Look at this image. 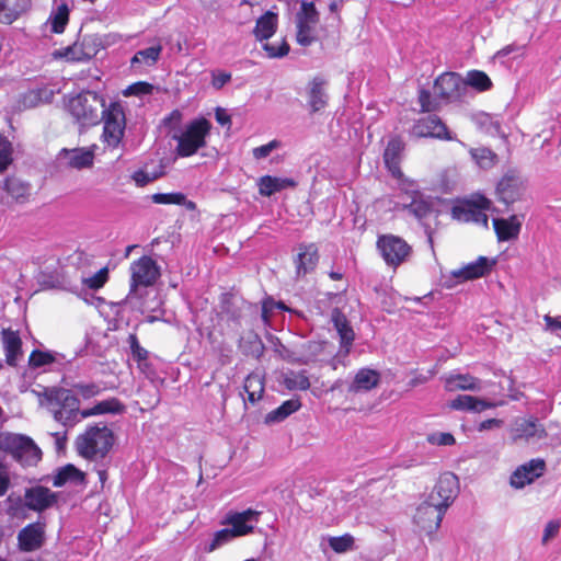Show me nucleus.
I'll return each mask as SVG.
<instances>
[{"label": "nucleus", "instance_id": "obj_1", "mask_svg": "<svg viewBox=\"0 0 561 561\" xmlns=\"http://www.w3.org/2000/svg\"><path fill=\"white\" fill-rule=\"evenodd\" d=\"M114 445V434L103 423L87 426L75 442L78 454L89 460L103 459Z\"/></svg>", "mask_w": 561, "mask_h": 561}, {"label": "nucleus", "instance_id": "obj_2", "mask_svg": "<svg viewBox=\"0 0 561 561\" xmlns=\"http://www.w3.org/2000/svg\"><path fill=\"white\" fill-rule=\"evenodd\" d=\"M47 400L48 410L54 420L65 427H72L84 419L80 410V401L71 390L64 388L51 390Z\"/></svg>", "mask_w": 561, "mask_h": 561}, {"label": "nucleus", "instance_id": "obj_3", "mask_svg": "<svg viewBox=\"0 0 561 561\" xmlns=\"http://www.w3.org/2000/svg\"><path fill=\"white\" fill-rule=\"evenodd\" d=\"M69 112L82 126H94L101 122L105 99L94 91H83L70 99Z\"/></svg>", "mask_w": 561, "mask_h": 561}, {"label": "nucleus", "instance_id": "obj_4", "mask_svg": "<svg viewBox=\"0 0 561 561\" xmlns=\"http://www.w3.org/2000/svg\"><path fill=\"white\" fill-rule=\"evenodd\" d=\"M210 128L211 124L203 117L188 123L179 136H173L178 141V156L191 157L205 147L206 137L209 135Z\"/></svg>", "mask_w": 561, "mask_h": 561}, {"label": "nucleus", "instance_id": "obj_5", "mask_svg": "<svg viewBox=\"0 0 561 561\" xmlns=\"http://www.w3.org/2000/svg\"><path fill=\"white\" fill-rule=\"evenodd\" d=\"M101 121L103 122V142L110 148H117L126 128V116L119 102H112L107 108H103Z\"/></svg>", "mask_w": 561, "mask_h": 561}, {"label": "nucleus", "instance_id": "obj_6", "mask_svg": "<svg viewBox=\"0 0 561 561\" xmlns=\"http://www.w3.org/2000/svg\"><path fill=\"white\" fill-rule=\"evenodd\" d=\"M0 447L8 449L9 454L25 465H35L42 458L41 449L24 435L1 433Z\"/></svg>", "mask_w": 561, "mask_h": 561}, {"label": "nucleus", "instance_id": "obj_7", "mask_svg": "<svg viewBox=\"0 0 561 561\" xmlns=\"http://www.w3.org/2000/svg\"><path fill=\"white\" fill-rule=\"evenodd\" d=\"M320 16L314 3L300 1V10L296 14V41L301 46H309L317 41L316 27Z\"/></svg>", "mask_w": 561, "mask_h": 561}, {"label": "nucleus", "instance_id": "obj_8", "mask_svg": "<svg viewBox=\"0 0 561 561\" xmlns=\"http://www.w3.org/2000/svg\"><path fill=\"white\" fill-rule=\"evenodd\" d=\"M377 249L387 265L392 267L404 263L412 251L411 247L402 238L393 234L380 236L377 240Z\"/></svg>", "mask_w": 561, "mask_h": 561}, {"label": "nucleus", "instance_id": "obj_9", "mask_svg": "<svg viewBox=\"0 0 561 561\" xmlns=\"http://www.w3.org/2000/svg\"><path fill=\"white\" fill-rule=\"evenodd\" d=\"M130 294L138 287L152 286L160 277V266L150 256L144 255L130 265Z\"/></svg>", "mask_w": 561, "mask_h": 561}, {"label": "nucleus", "instance_id": "obj_10", "mask_svg": "<svg viewBox=\"0 0 561 561\" xmlns=\"http://www.w3.org/2000/svg\"><path fill=\"white\" fill-rule=\"evenodd\" d=\"M492 202L479 195L476 199L466 202L453 208V217L462 222H474L488 228L489 217L484 213L491 208Z\"/></svg>", "mask_w": 561, "mask_h": 561}, {"label": "nucleus", "instance_id": "obj_11", "mask_svg": "<svg viewBox=\"0 0 561 561\" xmlns=\"http://www.w3.org/2000/svg\"><path fill=\"white\" fill-rule=\"evenodd\" d=\"M458 478L450 472L439 477L426 501L446 513L458 495Z\"/></svg>", "mask_w": 561, "mask_h": 561}, {"label": "nucleus", "instance_id": "obj_12", "mask_svg": "<svg viewBox=\"0 0 561 561\" xmlns=\"http://www.w3.org/2000/svg\"><path fill=\"white\" fill-rule=\"evenodd\" d=\"M99 39L93 35H84L72 45L54 51V57L64 58L67 61L80 62L94 57L99 51Z\"/></svg>", "mask_w": 561, "mask_h": 561}, {"label": "nucleus", "instance_id": "obj_13", "mask_svg": "<svg viewBox=\"0 0 561 561\" xmlns=\"http://www.w3.org/2000/svg\"><path fill=\"white\" fill-rule=\"evenodd\" d=\"M466 90L465 80L456 72H444L434 81V93L444 103L459 101Z\"/></svg>", "mask_w": 561, "mask_h": 561}, {"label": "nucleus", "instance_id": "obj_14", "mask_svg": "<svg viewBox=\"0 0 561 561\" xmlns=\"http://www.w3.org/2000/svg\"><path fill=\"white\" fill-rule=\"evenodd\" d=\"M513 442L537 443L547 437V431L537 419H516L510 428Z\"/></svg>", "mask_w": 561, "mask_h": 561}, {"label": "nucleus", "instance_id": "obj_15", "mask_svg": "<svg viewBox=\"0 0 561 561\" xmlns=\"http://www.w3.org/2000/svg\"><path fill=\"white\" fill-rule=\"evenodd\" d=\"M411 135L416 138H437L443 140H454L455 137L448 130L443 121L435 114L422 117L415 122L411 128Z\"/></svg>", "mask_w": 561, "mask_h": 561}, {"label": "nucleus", "instance_id": "obj_16", "mask_svg": "<svg viewBox=\"0 0 561 561\" xmlns=\"http://www.w3.org/2000/svg\"><path fill=\"white\" fill-rule=\"evenodd\" d=\"M261 514L262 512L252 508L243 512H230L222 524L230 526L229 529L236 538L243 537L254 531Z\"/></svg>", "mask_w": 561, "mask_h": 561}, {"label": "nucleus", "instance_id": "obj_17", "mask_svg": "<svg viewBox=\"0 0 561 561\" xmlns=\"http://www.w3.org/2000/svg\"><path fill=\"white\" fill-rule=\"evenodd\" d=\"M525 190V183L520 175L515 172L506 173L496 186V195L500 202L505 205L518 201Z\"/></svg>", "mask_w": 561, "mask_h": 561}, {"label": "nucleus", "instance_id": "obj_18", "mask_svg": "<svg viewBox=\"0 0 561 561\" xmlns=\"http://www.w3.org/2000/svg\"><path fill=\"white\" fill-rule=\"evenodd\" d=\"M444 515L445 512H443L439 507H436L428 501H425L416 508L414 523L420 527L422 531L431 535L438 529Z\"/></svg>", "mask_w": 561, "mask_h": 561}, {"label": "nucleus", "instance_id": "obj_19", "mask_svg": "<svg viewBox=\"0 0 561 561\" xmlns=\"http://www.w3.org/2000/svg\"><path fill=\"white\" fill-rule=\"evenodd\" d=\"M399 185L411 198L409 204L403 205L404 209L417 219L426 217L432 210V204L419 192L415 182L404 180L402 183H399Z\"/></svg>", "mask_w": 561, "mask_h": 561}, {"label": "nucleus", "instance_id": "obj_20", "mask_svg": "<svg viewBox=\"0 0 561 561\" xmlns=\"http://www.w3.org/2000/svg\"><path fill=\"white\" fill-rule=\"evenodd\" d=\"M331 322L340 337V351L337 355L347 357L355 340V332L346 316L339 308L332 310Z\"/></svg>", "mask_w": 561, "mask_h": 561}, {"label": "nucleus", "instance_id": "obj_21", "mask_svg": "<svg viewBox=\"0 0 561 561\" xmlns=\"http://www.w3.org/2000/svg\"><path fill=\"white\" fill-rule=\"evenodd\" d=\"M546 463L542 459H531L519 466L511 476V485L515 489H522L533 483L545 472Z\"/></svg>", "mask_w": 561, "mask_h": 561}, {"label": "nucleus", "instance_id": "obj_22", "mask_svg": "<svg viewBox=\"0 0 561 561\" xmlns=\"http://www.w3.org/2000/svg\"><path fill=\"white\" fill-rule=\"evenodd\" d=\"M93 159V152L87 148H64L57 154V163L59 167L78 170L91 167Z\"/></svg>", "mask_w": 561, "mask_h": 561}, {"label": "nucleus", "instance_id": "obj_23", "mask_svg": "<svg viewBox=\"0 0 561 561\" xmlns=\"http://www.w3.org/2000/svg\"><path fill=\"white\" fill-rule=\"evenodd\" d=\"M297 251L296 275L304 277L316 270L319 262V249L316 243H301L297 247Z\"/></svg>", "mask_w": 561, "mask_h": 561}, {"label": "nucleus", "instance_id": "obj_24", "mask_svg": "<svg viewBox=\"0 0 561 561\" xmlns=\"http://www.w3.org/2000/svg\"><path fill=\"white\" fill-rule=\"evenodd\" d=\"M494 264V261L485 256H479L474 262L451 271L450 275L453 278H456L458 283L477 279L489 274Z\"/></svg>", "mask_w": 561, "mask_h": 561}, {"label": "nucleus", "instance_id": "obj_25", "mask_svg": "<svg viewBox=\"0 0 561 561\" xmlns=\"http://www.w3.org/2000/svg\"><path fill=\"white\" fill-rule=\"evenodd\" d=\"M1 343L5 363L11 367H16L23 358L22 340L19 332L11 329H2Z\"/></svg>", "mask_w": 561, "mask_h": 561}, {"label": "nucleus", "instance_id": "obj_26", "mask_svg": "<svg viewBox=\"0 0 561 561\" xmlns=\"http://www.w3.org/2000/svg\"><path fill=\"white\" fill-rule=\"evenodd\" d=\"M45 540V528L41 523H33L22 528L18 535L19 548L31 552L39 549Z\"/></svg>", "mask_w": 561, "mask_h": 561}, {"label": "nucleus", "instance_id": "obj_27", "mask_svg": "<svg viewBox=\"0 0 561 561\" xmlns=\"http://www.w3.org/2000/svg\"><path fill=\"white\" fill-rule=\"evenodd\" d=\"M328 82L322 77H314L307 87L308 106L311 113L322 111L329 101L327 93Z\"/></svg>", "mask_w": 561, "mask_h": 561}, {"label": "nucleus", "instance_id": "obj_28", "mask_svg": "<svg viewBox=\"0 0 561 561\" xmlns=\"http://www.w3.org/2000/svg\"><path fill=\"white\" fill-rule=\"evenodd\" d=\"M404 149L403 142L399 138H392L388 141V145L383 152V161L389 172L402 183L407 180L400 169L401 153Z\"/></svg>", "mask_w": 561, "mask_h": 561}, {"label": "nucleus", "instance_id": "obj_29", "mask_svg": "<svg viewBox=\"0 0 561 561\" xmlns=\"http://www.w3.org/2000/svg\"><path fill=\"white\" fill-rule=\"evenodd\" d=\"M445 389L448 392L455 391H481L482 382L479 378L470 374H449L444 377Z\"/></svg>", "mask_w": 561, "mask_h": 561}, {"label": "nucleus", "instance_id": "obj_30", "mask_svg": "<svg viewBox=\"0 0 561 561\" xmlns=\"http://www.w3.org/2000/svg\"><path fill=\"white\" fill-rule=\"evenodd\" d=\"M56 495L49 489L36 486L25 492V505L30 510L42 512L54 504Z\"/></svg>", "mask_w": 561, "mask_h": 561}, {"label": "nucleus", "instance_id": "obj_31", "mask_svg": "<svg viewBox=\"0 0 561 561\" xmlns=\"http://www.w3.org/2000/svg\"><path fill=\"white\" fill-rule=\"evenodd\" d=\"M493 228L500 242L514 240L522 229V219L517 215L508 218H494Z\"/></svg>", "mask_w": 561, "mask_h": 561}, {"label": "nucleus", "instance_id": "obj_32", "mask_svg": "<svg viewBox=\"0 0 561 561\" xmlns=\"http://www.w3.org/2000/svg\"><path fill=\"white\" fill-rule=\"evenodd\" d=\"M380 373L370 368H360L348 386V392H367L376 388L380 382Z\"/></svg>", "mask_w": 561, "mask_h": 561}, {"label": "nucleus", "instance_id": "obj_33", "mask_svg": "<svg viewBox=\"0 0 561 561\" xmlns=\"http://www.w3.org/2000/svg\"><path fill=\"white\" fill-rule=\"evenodd\" d=\"M296 185L297 182L291 178L264 175L257 181L259 193L265 197H270L287 188H294Z\"/></svg>", "mask_w": 561, "mask_h": 561}, {"label": "nucleus", "instance_id": "obj_34", "mask_svg": "<svg viewBox=\"0 0 561 561\" xmlns=\"http://www.w3.org/2000/svg\"><path fill=\"white\" fill-rule=\"evenodd\" d=\"M494 407L495 404L490 401L469 394H459L449 402V408L453 410L474 413L482 412Z\"/></svg>", "mask_w": 561, "mask_h": 561}, {"label": "nucleus", "instance_id": "obj_35", "mask_svg": "<svg viewBox=\"0 0 561 561\" xmlns=\"http://www.w3.org/2000/svg\"><path fill=\"white\" fill-rule=\"evenodd\" d=\"M30 7L31 0H0V23H13Z\"/></svg>", "mask_w": 561, "mask_h": 561}, {"label": "nucleus", "instance_id": "obj_36", "mask_svg": "<svg viewBox=\"0 0 561 561\" xmlns=\"http://www.w3.org/2000/svg\"><path fill=\"white\" fill-rule=\"evenodd\" d=\"M278 25V15L272 11L265 12L261 15L255 23V27L253 30V34L255 38L260 42L266 41L271 38Z\"/></svg>", "mask_w": 561, "mask_h": 561}, {"label": "nucleus", "instance_id": "obj_37", "mask_svg": "<svg viewBox=\"0 0 561 561\" xmlns=\"http://www.w3.org/2000/svg\"><path fill=\"white\" fill-rule=\"evenodd\" d=\"M243 389L248 394L249 402H257L264 393V376L259 371H253L249 374L244 380Z\"/></svg>", "mask_w": 561, "mask_h": 561}, {"label": "nucleus", "instance_id": "obj_38", "mask_svg": "<svg viewBox=\"0 0 561 561\" xmlns=\"http://www.w3.org/2000/svg\"><path fill=\"white\" fill-rule=\"evenodd\" d=\"M282 385L290 390H307L310 388V380L306 370H288L282 374Z\"/></svg>", "mask_w": 561, "mask_h": 561}, {"label": "nucleus", "instance_id": "obj_39", "mask_svg": "<svg viewBox=\"0 0 561 561\" xmlns=\"http://www.w3.org/2000/svg\"><path fill=\"white\" fill-rule=\"evenodd\" d=\"M161 51V45L151 46L146 49L138 50L130 60L131 68L137 70L141 66H153L158 61Z\"/></svg>", "mask_w": 561, "mask_h": 561}, {"label": "nucleus", "instance_id": "obj_40", "mask_svg": "<svg viewBox=\"0 0 561 561\" xmlns=\"http://www.w3.org/2000/svg\"><path fill=\"white\" fill-rule=\"evenodd\" d=\"M301 407V402L298 399H289L283 402L278 408L271 411L266 417V423H278L284 421L294 412L298 411Z\"/></svg>", "mask_w": 561, "mask_h": 561}, {"label": "nucleus", "instance_id": "obj_41", "mask_svg": "<svg viewBox=\"0 0 561 561\" xmlns=\"http://www.w3.org/2000/svg\"><path fill=\"white\" fill-rule=\"evenodd\" d=\"M123 411L124 405L119 402V400L111 398L96 403L93 408L82 410V415L83 417H89L92 415L106 413L117 414L122 413Z\"/></svg>", "mask_w": 561, "mask_h": 561}, {"label": "nucleus", "instance_id": "obj_42", "mask_svg": "<svg viewBox=\"0 0 561 561\" xmlns=\"http://www.w3.org/2000/svg\"><path fill=\"white\" fill-rule=\"evenodd\" d=\"M53 96V90L46 87L35 88L23 95L22 103L25 107H35L42 103L50 102Z\"/></svg>", "mask_w": 561, "mask_h": 561}, {"label": "nucleus", "instance_id": "obj_43", "mask_svg": "<svg viewBox=\"0 0 561 561\" xmlns=\"http://www.w3.org/2000/svg\"><path fill=\"white\" fill-rule=\"evenodd\" d=\"M4 190L18 202H23L30 195L31 186L28 183L16 178H9L4 182Z\"/></svg>", "mask_w": 561, "mask_h": 561}, {"label": "nucleus", "instance_id": "obj_44", "mask_svg": "<svg viewBox=\"0 0 561 561\" xmlns=\"http://www.w3.org/2000/svg\"><path fill=\"white\" fill-rule=\"evenodd\" d=\"M68 21L69 8L66 3H62L58 5L56 10H53L48 19V22L50 23V30L56 34H60L65 31Z\"/></svg>", "mask_w": 561, "mask_h": 561}, {"label": "nucleus", "instance_id": "obj_45", "mask_svg": "<svg viewBox=\"0 0 561 561\" xmlns=\"http://www.w3.org/2000/svg\"><path fill=\"white\" fill-rule=\"evenodd\" d=\"M84 480L83 473L72 465L61 468L54 477V485L62 486L67 482L81 483Z\"/></svg>", "mask_w": 561, "mask_h": 561}, {"label": "nucleus", "instance_id": "obj_46", "mask_svg": "<svg viewBox=\"0 0 561 561\" xmlns=\"http://www.w3.org/2000/svg\"><path fill=\"white\" fill-rule=\"evenodd\" d=\"M470 154L482 169H490L496 162V154L485 147L471 149Z\"/></svg>", "mask_w": 561, "mask_h": 561}, {"label": "nucleus", "instance_id": "obj_47", "mask_svg": "<svg viewBox=\"0 0 561 561\" xmlns=\"http://www.w3.org/2000/svg\"><path fill=\"white\" fill-rule=\"evenodd\" d=\"M419 104L421 106V112L423 113H431L436 112L440 108L442 100L437 98L436 95L433 96L431 92L426 89H420L419 91Z\"/></svg>", "mask_w": 561, "mask_h": 561}, {"label": "nucleus", "instance_id": "obj_48", "mask_svg": "<svg viewBox=\"0 0 561 561\" xmlns=\"http://www.w3.org/2000/svg\"><path fill=\"white\" fill-rule=\"evenodd\" d=\"M465 82L467 87L470 85L479 91H486L492 85L491 79L488 75L479 70L468 72L467 80Z\"/></svg>", "mask_w": 561, "mask_h": 561}, {"label": "nucleus", "instance_id": "obj_49", "mask_svg": "<svg viewBox=\"0 0 561 561\" xmlns=\"http://www.w3.org/2000/svg\"><path fill=\"white\" fill-rule=\"evenodd\" d=\"M328 542L330 548L336 553H345L354 549V537L350 534H344L339 537H329Z\"/></svg>", "mask_w": 561, "mask_h": 561}, {"label": "nucleus", "instance_id": "obj_50", "mask_svg": "<svg viewBox=\"0 0 561 561\" xmlns=\"http://www.w3.org/2000/svg\"><path fill=\"white\" fill-rule=\"evenodd\" d=\"M236 537L231 533V530L228 528L220 529L216 531L213 536V539L209 543H207L204 547V550L206 552H213L216 549L220 548L221 546L232 541Z\"/></svg>", "mask_w": 561, "mask_h": 561}, {"label": "nucleus", "instance_id": "obj_51", "mask_svg": "<svg viewBox=\"0 0 561 561\" xmlns=\"http://www.w3.org/2000/svg\"><path fill=\"white\" fill-rule=\"evenodd\" d=\"M55 362V354L51 352H44L34 350L28 357V366L31 368H41L50 365Z\"/></svg>", "mask_w": 561, "mask_h": 561}, {"label": "nucleus", "instance_id": "obj_52", "mask_svg": "<svg viewBox=\"0 0 561 561\" xmlns=\"http://www.w3.org/2000/svg\"><path fill=\"white\" fill-rule=\"evenodd\" d=\"M128 343L131 350L134 359L138 362L140 369L147 366L148 351L139 345L138 339L135 334L128 336Z\"/></svg>", "mask_w": 561, "mask_h": 561}, {"label": "nucleus", "instance_id": "obj_53", "mask_svg": "<svg viewBox=\"0 0 561 561\" xmlns=\"http://www.w3.org/2000/svg\"><path fill=\"white\" fill-rule=\"evenodd\" d=\"M12 152V144L5 137L0 136V173L11 164Z\"/></svg>", "mask_w": 561, "mask_h": 561}, {"label": "nucleus", "instance_id": "obj_54", "mask_svg": "<svg viewBox=\"0 0 561 561\" xmlns=\"http://www.w3.org/2000/svg\"><path fill=\"white\" fill-rule=\"evenodd\" d=\"M156 204H176L182 205L186 203V197L182 193H157L151 197Z\"/></svg>", "mask_w": 561, "mask_h": 561}, {"label": "nucleus", "instance_id": "obj_55", "mask_svg": "<svg viewBox=\"0 0 561 561\" xmlns=\"http://www.w3.org/2000/svg\"><path fill=\"white\" fill-rule=\"evenodd\" d=\"M73 390L84 400L91 399L101 392V387L95 382H78Z\"/></svg>", "mask_w": 561, "mask_h": 561}, {"label": "nucleus", "instance_id": "obj_56", "mask_svg": "<svg viewBox=\"0 0 561 561\" xmlns=\"http://www.w3.org/2000/svg\"><path fill=\"white\" fill-rule=\"evenodd\" d=\"M262 47L270 58H282L289 53V45L285 39L279 44L264 43Z\"/></svg>", "mask_w": 561, "mask_h": 561}, {"label": "nucleus", "instance_id": "obj_57", "mask_svg": "<svg viewBox=\"0 0 561 561\" xmlns=\"http://www.w3.org/2000/svg\"><path fill=\"white\" fill-rule=\"evenodd\" d=\"M427 442L436 446H451L456 443L455 437L450 433L435 432L427 435Z\"/></svg>", "mask_w": 561, "mask_h": 561}, {"label": "nucleus", "instance_id": "obj_58", "mask_svg": "<svg viewBox=\"0 0 561 561\" xmlns=\"http://www.w3.org/2000/svg\"><path fill=\"white\" fill-rule=\"evenodd\" d=\"M152 91V85L147 83V82H136V83H133L130 85H128L124 91H123V94L125 96H130V95H146V94H150Z\"/></svg>", "mask_w": 561, "mask_h": 561}, {"label": "nucleus", "instance_id": "obj_59", "mask_svg": "<svg viewBox=\"0 0 561 561\" xmlns=\"http://www.w3.org/2000/svg\"><path fill=\"white\" fill-rule=\"evenodd\" d=\"M279 147L280 141L274 139L263 146L253 148L252 154L256 160H261L268 157L273 150L278 149Z\"/></svg>", "mask_w": 561, "mask_h": 561}, {"label": "nucleus", "instance_id": "obj_60", "mask_svg": "<svg viewBox=\"0 0 561 561\" xmlns=\"http://www.w3.org/2000/svg\"><path fill=\"white\" fill-rule=\"evenodd\" d=\"M107 280V270L102 268L95 275L87 279V285L92 289L101 288Z\"/></svg>", "mask_w": 561, "mask_h": 561}, {"label": "nucleus", "instance_id": "obj_61", "mask_svg": "<svg viewBox=\"0 0 561 561\" xmlns=\"http://www.w3.org/2000/svg\"><path fill=\"white\" fill-rule=\"evenodd\" d=\"M231 80V73L226 71H213L211 73V85L216 90H220Z\"/></svg>", "mask_w": 561, "mask_h": 561}, {"label": "nucleus", "instance_id": "obj_62", "mask_svg": "<svg viewBox=\"0 0 561 561\" xmlns=\"http://www.w3.org/2000/svg\"><path fill=\"white\" fill-rule=\"evenodd\" d=\"M560 527L559 520H550L545 527L542 543H547L550 539L554 538L559 534Z\"/></svg>", "mask_w": 561, "mask_h": 561}, {"label": "nucleus", "instance_id": "obj_63", "mask_svg": "<svg viewBox=\"0 0 561 561\" xmlns=\"http://www.w3.org/2000/svg\"><path fill=\"white\" fill-rule=\"evenodd\" d=\"M133 180L136 182V184L138 186H145L147 185L148 183L154 181L158 175L157 174H150L146 171H142V170H138L136 172H134L133 174Z\"/></svg>", "mask_w": 561, "mask_h": 561}, {"label": "nucleus", "instance_id": "obj_64", "mask_svg": "<svg viewBox=\"0 0 561 561\" xmlns=\"http://www.w3.org/2000/svg\"><path fill=\"white\" fill-rule=\"evenodd\" d=\"M543 320L546 322L547 330H550L551 332L561 330V317H551L547 314Z\"/></svg>", "mask_w": 561, "mask_h": 561}]
</instances>
